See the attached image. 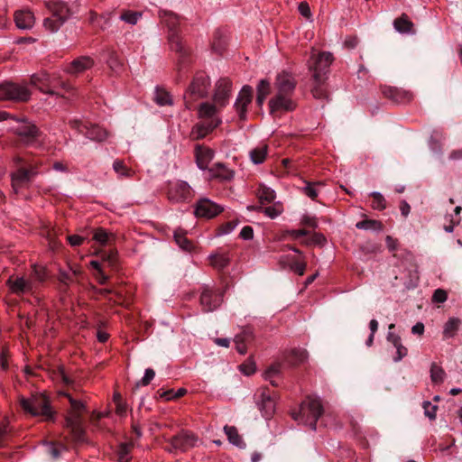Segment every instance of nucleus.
<instances>
[{"mask_svg":"<svg viewBox=\"0 0 462 462\" xmlns=\"http://www.w3.org/2000/svg\"><path fill=\"white\" fill-rule=\"evenodd\" d=\"M19 403L25 412L32 416H42L46 421L54 420V412L51 411L50 401L43 393L32 394L29 398L20 396Z\"/></svg>","mask_w":462,"mask_h":462,"instance_id":"f257e3e1","label":"nucleus"},{"mask_svg":"<svg viewBox=\"0 0 462 462\" xmlns=\"http://www.w3.org/2000/svg\"><path fill=\"white\" fill-rule=\"evenodd\" d=\"M324 408L321 400L319 397L307 396L300 403V412L292 413L295 420L307 417L305 423H309L311 430H316L317 421L322 416Z\"/></svg>","mask_w":462,"mask_h":462,"instance_id":"f03ea898","label":"nucleus"},{"mask_svg":"<svg viewBox=\"0 0 462 462\" xmlns=\"http://www.w3.org/2000/svg\"><path fill=\"white\" fill-rule=\"evenodd\" d=\"M16 125L12 127L19 142L25 146H35L42 135V132L32 122L25 117L17 118Z\"/></svg>","mask_w":462,"mask_h":462,"instance_id":"7ed1b4c3","label":"nucleus"},{"mask_svg":"<svg viewBox=\"0 0 462 462\" xmlns=\"http://www.w3.org/2000/svg\"><path fill=\"white\" fill-rule=\"evenodd\" d=\"M210 86L209 78L204 72H198L184 94L185 106L189 110L198 99L207 97Z\"/></svg>","mask_w":462,"mask_h":462,"instance_id":"20e7f679","label":"nucleus"},{"mask_svg":"<svg viewBox=\"0 0 462 462\" xmlns=\"http://www.w3.org/2000/svg\"><path fill=\"white\" fill-rule=\"evenodd\" d=\"M162 20L169 29L168 41L171 51L179 53L181 58L188 56L189 51L183 43L182 38L177 29L180 23L179 17L173 13L165 12Z\"/></svg>","mask_w":462,"mask_h":462,"instance_id":"39448f33","label":"nucleus"},{"mask_svg":"<svg viewBox=\"0 0 462 462\" xmlns=\"http://www.w3.org/2000/svg\"><path fill=\"white\" fill-rule=\"evenodd\" d=\"M334 61V56L329 51H321L315 55L312 53L309 61V69L312 71V79L316 82L326 80V75L329 71V67Z\"/></svg>","mask_w":462,"mask_h":462,"instance_id":"423d86ee","label":"nucleus"},{"mask_svg":"<svg viewBox=\"0 0 462 462\" xmlns=\"http://www.w3.org/2000/svg\"><path fill=\"white\" fill-rule=\"evenodd\" d=\"M31 91L25 85L5 81L0 85V101L27 102Z\"/></svg>","mask_w":462,"mask_h":462,"instance_id":"0eeeda50","label":"nucleus"},{"mask_svg":"<svg viewBox=\"0 0 462 462\" xmlns=\"http://www.w3.org/2000/svg\"><path fill=\"white\" fill-rule=\"evenodd\" d=\"M41 165V162H36L27 166H21L15 171L12 172V187L15 192H18L22 188L29 186L33 178L39 174Z\"/></svg>","mask_w":462,"mask_h":462,"instance_id":"6e6552de","label":"nucleus"},{"mask_svg":"<svg viewBox=\"0 0 462 462\" xmlns=\"http://www.w3.org/2000/svg\"><path fill=\"white\" fill-rule=\"evenodd\" d=\"M167 197L172 203H183L191 200L193 192L186 181L177 180L170 183Z\"/></svg>","mask_w":462,"mask_h":462,"instance_id":"1a4fd4ad","label":"nucleus"},{"mask_svg":"<svg viewBox=\"0 0 462 462\" xmlns=\"http://www.w3.org/2000/svg\"><path fill=\"white\" fill-rule=\"evenodd\" d=\"M199 301L204 311H213L222 304L223 292L205 286L201 291Z\"/></svg>","mask_w":462,"mask_h":462,"instance_id":"9d476101","label":"nucleus"},{"mask_svg":"<svg viewBox=\"0 0 462 462\" xmlns=\"http://www.w3.org/2000/svg\"><path fill=\"white\" fill-rule=\"evenodd\" d=\"M9 292L16 296H22L25 293H31L35 288V283L31 279L24 276L12 275L5 282Z\"/></svg>","mask_w":462,"mask_h":462,"instance_id":"9b49d317","label":"nucleus"},{"mask_svg":"<svg viewBox=\"0 0 462 462\" xmlns=\"http://www.w3.org/2000/svg\"><path fill=\"white\" fill-rule=\"evenodd\" d=\"M253 100V88L245 85L240 90L235 102V108L239 119L245 121L247 117V107Z\"/></svg>","mask_w":462,"mask_h":462,"instance_id":"f8f14e48","label":"nucleus"},{"mask_svg":"<svg viewBox=\"0 0 462 462\" xmlns=\"http://www.w3.org/2000/svg\"><path fill=\"white\" fill-rule=\"evenodd\" d=\"M223 208L208 199H201L197 202L195 215L198 217L212 218L220 214Z\"/></svg>","mask_w":462,"mask_h":462,"instance_id":"ddd939ff","label":"nucleus"},{"mask_svg":"<svg viewBox=\"0 0 462 462\" xmlns=\"http://www.w3.org/2000/svg\"><path fill=\"white\" fill-rule=\"evenodd\" d=\"M30 82L32 86L36 87L41 92L56 97H64L63 93L49 88L50 74L46 71H41L31 76Z\"/></svg>","mask_w":462,"mask_h":462,"instance_id":"4468645a","label":"nucleus"},{"mask_svg":"<svg viewBox=\"0 0 462 462\" xmlns=\"http://www.w3.org/2000/svg\"><path fill=\"white\" fill-rule=\"evenodd\" d=\"M232 90V82L229 79H220L216 84L214 102L219 107L226 106Z\"/></svg>","mask_w":462,"mask_h":462,"instance_id":"2eb2a0df","label":"nucleus"},{"mask_svg":"<svg viewBox=\"0 0 462 462\" xmlns=\"http://www.w3.org/2000/svg\"><path fill=\"white\" fill-rule=\"evenodd\" d=\"M383 95L394 103L405 104L413 98V94L409 90L396 87L385 86L382 88Z\"/></svg>","mask_w":462,"mask_h":462,"instance_id":"dca6fc26","label":"nucleus"},{"mask_svg":"<svg viewBox=\"0 0 462 462\" xmlns=\"http://www.w3.org/2000/svg\"><path fill=\"white\" fill-rule=\"evenodd\" d=\"M270 112L272 114L278 111H293L296 108V103L291 98V96L276 94L269 101Z\"/></svg>","mask_w":462,"mask_h":462,"instance_id":"f3484780","label":"nucleus"},{"mask_svg":"<svg viewBox=\"0 0 462 462\" xmlns=\"http://www.w3.org/2000/svg\"><path fill=\"white\" fill-rule=\"evenodd\" d=\"M296 84L297 82L291 74L282 71L276 78L275 88L278 94L291 96Z\"/></svg>","mask_w":462,"mask_h":462,"instance_id":"a211bd4d","label":"nucleus"},{"mask_svg":"<svg viewBox=\"0 0 462 462\" xmlns=\"http://www.w3.org/2000/svg\"><path fill=\"white\" fill-rule=\"evenodd\" d=\"M200 120L193 126L191 131V134L197 140L204 138L221 124L220 119Z\"/></svg>","mask_w":462,"mask_h":462,"instance_id":"6ab92c4d","label":"nucleus"},{"mask_svg":"<svg viewBox=\"0 0 462 462\" xmlns=\"http://www.w3.org/2000/svg\"><path fill=\"white\" fill-rule=\"evenodd\" d=\"M197 440L198 439L194 434L189 432H180L171 438V444L173 448L185 451L194 447Z\"/></svg>","mask_w":462,"mask_h":462,"instance_id":"aec40b11","label":"nucleus"},{"mask_svg":"<svg viewBox=\"0 0 462 462\" xmlns=\"http://www.w3.org/2000/svg\"><path fill=\"white\" fill-rule=\"evenodd\" d=\"M215 156L214 150L203 145H197L195 148V157L198 167L200 170L209 169L208 165Z\"/></svg>","mask_w":462,"mask_h":462,"instance_id":"412c9836","label":"nucleus"},{"mask_svg":"<svg viewBox=\"0 0 462 462\" xmlns=\"http://www.w3.org/2000/svg\"><path fill=\"white\" fill-rule=\"evenodd\" d=\"M257 405L262 411L263 416L265 418H270L274 413L275 402L267 389L261 390L257 400Z\"/></svg>","mask_w":462,"mask_h":462,"instance_id":"4be33fe9","label":"nucleus"},{"mask_svg":"<svg viewBox=\"0 0 462 462\" xmlns=\"http://www.w3.org/2000/svg\"><path fill=\"white\" fill-rule=\"evenodd\" d=\"M254 339V334L250 327L244 328L241 333L236 335L234 341L237 352L245 355L247 351V344H250Z\"/></svg>","mask_w":462,"mask_h":462,"instance_id":"5701e85b","label":"nucleus"},{"mask_svg":"<svg viewBox=\"0 0 462 462\" xmlns=\"http://www.w3.org/2000/svg\"><path fill=\"white\" fill-rule=\"evenodd\" d=\"M46 7L53 16L60 18L64 23L70 17L71 11L68 5L60 0H50L46 2Z\"/></svg>","mask_w":462,"mask_h":462,"instance_id":"b1692460","label":"nucleus"},{"mask_svg":"<svg viewBox=\"0 0 462 462\" xmlns=\"http://www.w3.org/2000/svg\"><path fill=\"white\" fill-rule=\"evenodd\" d=\"M94 66V60L89 56H81L72 60L66 68V72L69 74H79L91 69Z\"/></svg>","mask_w":462,"mask_h":462,"instance_id":"393cba45","label":"nucleus"},{"mask_svg":"<svg viewBox=\"0 0 462 462\" xmlns=\"http://www.w3.org/2000/svg\"><path fill=\"white\" fill-rule=\"evenodd\" d=\"M81 414L80 412L70 411L66 418L65 426L70 429L73 437L79 440L81 439L84 430L81 426Z\"/></svg>","mask_w":462,"mask_h":462,"instance_id":"a878e982","label":"nucleus"},{"mask_svg":"<svg viewBox=\"0 0 462 462\" xmlns=\"http://www.w3.org/2000/svg\"><path fill=\"white\" fill-rule=\"evenodd\" d=\"M209 178L217 179L221 181L231 180L234 178V171L228 169L226 164L222 162L215 163L208 169Z\"/></svg>","mask_w":462,"mask_h":462,"instance_id":"bb28decb","label":"nucleus"},{"mask_svg":"<svg viewBox=\"0 0 462 462\" xmlns=\"http://www.w3.org/2000/svg\"><path fill=\"white\" fill-rule=\"evenodd\" d=\"M14 16L16 26L22 30L31 29L35 23L34 14L30 10L16 11Z\"/></svg>","mask_w":462,"mask_h":462,"instance_id":"cd10ccee","label":"nucleus"},{"mask_svg":"<svg viewBox=\"0 0 462 462\" xmlns=\"http://www.w3.org/2000/svg\"><path fill=\"white\" fill-rule=\"evenodd\" d=\"M308 359V352L301 348L291 349L285 355V361L291 366L299 365Z\"/></svg>","mask_w":462,"mask_h":462,"instance_id":"c85d7f7f","label":"nucleus"},{"mask_svg":"<svg viewBox=\"0 0 462 462\" xmlns=\"http://www.w3.org/2000/svg\"><path fill=\"white\" fill-rule=\"evenodd\" d=\"M176 244L184 251L191 252L194 249L193 243L188 239L187 233L183 229H177L173 235Z\"/></svg>","mask_w":462,"mask_h":462,"instance_id":"c756f323","label":"nucleus"},{"mask_svg":"<svg viewBox=\"0 0 462 462\" xmlns=\"http://www.w3.org/2000/svg\"><path fill=\"white\" fill-rule=\"evenodd\" d=\"M84 134L90 140L103 142L107 137V132L98 125L84 126Z\"/></svg>","mask_w":462,"mask_h":462,"instance_id":"7c9ffc66","label":"nucleus"},{"mask_svg":"<svg viewBox=\"0 0 462 462\" xmlns=\"http://www.w3.org/2000/svg\"><path fill=\"white\" fill-rule=\"evenodd\" d=\"M217 105L209 104L208 102L201 103L199 106V119L211 120L219 119L217 115Z\"/></svg>","mask_w":462,"mask_h":462,"instance_id":"2f4dec72","label":"nucleus"},{"mask_svg":"<svg viewBox=\"0 0 462 462\" xmlns=\"http://www.w3.org/2000/svg\"><path fill=\"white\" fill-rule=\"evenodd\" d=\"M247 208L249 210H257L263 212L267 217L271 218H275L276 217L280 216L283 211V207L282 203H275L266 208L250 206L247 207Z\"/></svg>","mask_w":462,"mask_h":462,"instance_id":"473e14b6","label":"nucleus"},{"mask_svg":"<svg viewBox=\"0 0 462 462\" xmlns=\"http://www.w3.org/2000/svg\"><path fill=\"white\" fill-rule=\"evenodd\" d=\"M210 265L217 270H223L230 263L227 254H214L209 256Z\"/></svg>","mask_w":462,"mask_h":462,"instance_id":"72a5a7b5","label":"nucleus"},{"mask_svg":"<svg viewBox=\"0 0 462 462\" xmlns=\"http://www.w3.org/2000/svg\"><path fill=\"white\" fill-rule=\"evenodd\" d=\"M113 170L121 178H132L135 174L132 168L128 167L123 160L119 159L113 162Z\"/></svg>","mask_w":462,"mask_h":462,"instance_id":"f704fd0d","label":"nucleus"},{"mask_svg":"<svg viewBox=\"0 0 462 462\" xmlns=\"http://www.w3.org/2000/svg\"><path fill=\"white\" fill-rule=\"evenodd\" d=\"M396 31L402 33L410 32L412 31L413 23L409 20L407 14H402L400 17L393 22Z\"/></svg>","mask_w":462,"mask_h":462,"instance_id":"c9c22d12","label":"nucleus"},{"mask_svg":"<svg viewBox=\"0 0 462 462\" xmlns=\"http://www.w3.org/2000/svg\"><path fill=\"white\" fill-rule=\"evenodd\" d=\"M357 229L380 232L383 229V225L380 220L365 219L356 224Z\"/></svg>","mask_w":462,"mask_h":462,"instance_id":"e433bc0d","label":"nucleus"},{"mask_svg":"<svg viewBox=\"0 0 462 462\" xmlns=\"http://www.w3.org/2000/svg\"><path fill=\"white\" fill-rule=\"evenodd\" d=\"M270 82L266 79L260 80L257 86V96L256 103L259 106H262L266 97L270 94Z\"/></svg>","mask_w":462,"mask_h":462,"instance_id":"4c0bfd02","label":"nucleus"},{"mask_svg":"<svg viewBox=\"0 0 462 462\" xmlns=\"http://www.w3.org/2000/svg\"><path fill=\"white\" fill-rule=\"evenodd\" d=\"M257 197L260 203L263 205L273 202L276 196L273 189L265 186H260L257 189Z\"/></svg>","mask_w":462,"mask_h":462,"instance_id":"58836bf2","label":"nucleus"},{"mask_svg":"<svg viewBox=\"0 0 462 462\" xmlns=\"http://www.w3.org/2000/svg\"><path fill=\"white\" fill-rule=\"evenodd\" d=\"M224 430L230 443L237 447H242L244 445L242 438L236 427L226 425L224 427Z\"/></svg>","mask_w":462,"mask_h":462,"instance_id":"ea45409f","label":"nucleus"},{"mask_svg":"<svg viewBox=\"0 0 462 462\" xmlns=\"http://www.w3.org/2000/svg\"><path fill=\"white\" fill-rule=\"evenodd\" d=\"M133 447H134L133 442L121 443L118 446V449H117V455H118L117 462H129L131 459L130 453H131Z\"/></svg>","mask_w":462,"mask_h":462,"instance_id":"a19ab883","label":"nucleus"},{"mask_svg":"<svg viewBox=\"0 0 462 462\" xmlns=\"http://www.w3.org/2000/svg\"><path fill=\"white\" fill-rule=\"evenodd\" d=\"M459 325H460L459 319H457V318L449 319L444 326V329H443L444 337L447 338L453 337L456 335V332L457 331Z\"/></svg>","mask_w":462,"mask_h":462,"instance_id":"79ce46f5","label":"nucleus"},{"mask_svg":"<svg viewBox=\"0 0 462 462\" xmlns=\"http://www.w3.org/2000/svg\"><path fill=\"white\" fill-rule=\"evenodd\" d=\"M50 81H51V84H50L49 88H51V89H54L56 91H59V89H61L64 91V93L70 92L73 89L72 86L69 82L62 81L58 77L50 75Z\"/></svg>","mask_w":462,"mask_h":462,"instance_id":"37998d69","label":"nucleus"},{"mask_svg":"<svg viewBox=\"0 0 462 462\" xmlns=\"http://www.w3.org/2000/svg\"><path fill=\"white\" fill-rule=\"evenodd\" d=\"M267 145H262L260 147H256L250 152V157L254 163L260 164L263 162L267 155Z\"/></svg>","mask_w":462,"mask_h":462,"instance_id":"c03bdc74","label":"nucleus"},{"mask_svg":"<svg viewBox=\"0 0 462 462\" xmlns=\"http://www.w3.org/2000/svg\"><path fill=\"white\" fill-rule=\"evenodd\" d=\"M154 100L160 106H167L172 104L170 93L165 89L160 88H157L155 90Z\"/></svg>","mask_w":462,"mask_h":462,"instance_id":"a18cd8bd","label":"nucleus"},{"mask_svg":"<svg viewBox=\"0 0 462 462\" xmlns=\"http://www.w3.org/2000/svg\"><path fill=\"white\" fill-rule=\"evenodd\" d=\"M63 23L64 22L60 18L55 17L53 14L43 21V26L51 32H56Z\"/></svg>","mask_w":462,"mask_h":462,"instance_id":"49530a36","label":"nucleus"},{"mask_svg":"<svg viewBox=\"0 0 462 462\" xmlns=\"http://www.w3.org/2000/svg\"><path fill=\"white\" fill-rule=\"evenodd\" d=\"M445 377V371L436 363H432L430 366V378L434 383H442Z\"/></svg>","mask_w":462,"mask_h":462,"instance_id":"de8ad7c7","label":"nucleus"},{"mask_svg":"<svg viewBox=\"0 0 462 462\" xmlns=\"http://www.w3.org/2000/svg\"><path fill=\"white\" fill-rule=\"evenodd\" d=\"M111 238H114V235L102 227L96 229L94 232L93 239L101 245L108 244Z\"/></svg>","mask_w":462,"mask_h":462,"instance_id":"09e8293b","label":"nucleus"},{"mask_svg":"<svg viewBox=\"0 0 462 462\" xmlns=\"http://www.w3.org/2000/svg\"><path fill=\"white\" fill-rule=\"evenodd\" d=\"M142 15L143 14L141 12L126 10L122 13L120 19L129 24L134 25L137 23Z\"/></svg>","mask_w":462,"mask_h":462,"instance_id":"8fccbe9b","label":"nucleus"},{"mask_svg":"<svg viewBox=\"0 0 462 462\" xmlns=\"http://www.w3.org/2000/svg\"><path fill=\"white\" fill-rule=\"evenodd\" d=\"M370 195L373 198V202L371 206L374 209L381 211L386 208V200L380 192L374 191Z\"/></svg>","mask_w":462,"mask_h":462,"instance_id":"3c124183","label":"nucleus"},{"mask_svg":"<svg viewBox=\"0 0 462 462\" xmlns=\"http://www.w3.org/2000/svg\"><path fill=\"white\" fill-rule=\"evenodd\" d=\"M282 370V365L280 363L271 365L264 373V378L269 380L273 386H277L278 383L273 380V377L280 374Z\"/></svg>","mask_w":462,"mask_h":462,"instance_id":"603ef678","label":"nucleus"},{"mask_svg":"<svg viewBox=\"0 0 462 462\" xmlns=\"http://www.w3.org/2000/svg\"><path fill=\"white\" fill-rule=\"evenodd\" d=\"M325 81L316 82L314 81V86L311 88V93L315 98L323 99L328 97L327 90L323 87Z\"/></svg>","mask_w":462,"mask_h":462,"instance_id":"864d4df0","label":"nucleus"},{"mask_svg":"<svg viewBox=\"0 0 462 462\" xmlns=\"http://www.w3.org/2000/svg\"><path fill=\"white\" fill-rule=\"evenodd\" d=\"M106 62L109 68L115 72H119L123 67L122 61L119 60L118 56L115 52H111L109 54Z\"/></svg>","mask_w":462,"mask_h":462,"instance_id":"5fc2aeb1","label":"nucleus"},{"mask_svg":"<svg viewBox=\"0 0 462 462\" xmlns=\"http://www.w3.org/2000/svg\"><path fill=\"white\" fill-rule=\"evenodd\" d=\"M32 277L39 282H43L47 279L46 268L40 265H32Z\"/></svg>","mask_w":462,"mask_h":462,"instance_id":"6e6d98bb","label":"nucleus"},{"mask_svg":"<svg viewBox=\"0 0 462 462\" xmlns=\"http://www.w3.org/2000/svg\"><path fill=\"white\" fill-rule=\"evenodd\" d=\"M423 409H424V414L430 419V420H435L437 415V410L438 406L432 404L429 401L423 402Z\"/></svg>","mask_w":462,"mask_h":462,"instance_id":"4d7b16f0","label":"nucleus"},{"mask_svg":"<svg viewBox=\"0 0 462 462\" xmlns=\"http://www.w3.org/2000/svg\"><path fill=\"white\" fill-rule=\"evenodd\" d=\"M239 369L244 374L251 375L255 372L256 365L252 359H248L246 362L239 365Z\"/></svg>","mask_w":462,"mask_h":462,"instance_id":"13d9d810","label":"nucleus"},{"mask_svg":"<svg viewBox=\"0 0 462 462\" xmlns=\"http://www.w3.org/2000/svg\"><path fill=\"white\" fill-rule=\"evenodd\" d=\"M409 275V281L407 282H404V285L407 289L414 288L418 282H419V275L416 270H405Z\"/></svg>","mask_w":462,"mask_h":462,"instance_id":"bf43d9fd","label":"nucleus"},{"mask_svg":"<svg viewBox=\"0 0 462 462\" xmlns=\"http://www.w3.org/2000/svg\"><path fill=\"white\" fill-rule=\"evenodd\" d=\"M154 376H155V372L153 371V369L147 368L145 370L143 377L142 378V380L140 382L136 383L135 387L138 388L140 385H143V386L148 385L152 382V380L154 378Z\"/></svg>","mask_w":462,"mask_h":462,"instance_id":"052dcab7","label":"nucleus"},{"mask_svg":"<svg viewBox=\"0 0 462 462\" xmlns=\"http://www.w3.org/2000/svg\"><path fill=\"white\" fill-rule=\"evenodd\" d=\"M305 261H294L290 264V269L300 276H302L306 270Z\"/></svg>","mask_w":462,"mask_h":462,"instance_id":"680f3d73","label":"nucleus"},{"mask_svg":"<svg viewBox=\"0 0 462 462\" xmlns=\"http://www.w3.org/2000/svg\"><path fill=\"white\" fill-rule=\"evenodd\" d=\"M9 353L8 350L3 348L0 352V370L6 371L9 367Z\"/></svg>","mask_w":462,"mask_h":462,"instance_id":"e2e57ef3","label":"nucleus"},{"mask_svg":"<svg viewBox=\"0 0 462 462\" xmlns=\"http://www.w3.org/2000/svg\"><path fill=\"white\" fill-rule=\"evenodd\" d=\"M448 294L445 290L442 289H437L432 296V301L438 302V303H443L447 300Z\"/></svg>","mask_w":462,"mask_h":462,"instance_id":"0e129e2a","label":"nucleus"},{"mask_svg":"<svg viewBox=\"0 0 462 462\" xmlns=\"http://www.w3.org/2000/svg\"><path fill=\"white\" fill-rule=\"evenodd\" d=\"M103 260L107 262L108 265L115 268L117 264V253L115 251H111L108 254H104Z\"/></svg>","mask_w":462,"mask_h":462,"instance_id":"69168bd1","label":"nucleus"},{"mask_svg":"<svg viewBox=\"0 0 462 462\" xmlns=\"http://www.w3.org/2000/svg\"><path fill=\"white\" fill-rule=\"evenodd\" d=\"M326 237L320 233H314L311 238L305 242L306 245H324L326 243Z\"/></svg>","mask_w":462,"mask_h":462,"instance_id":"338daca9","label":"nucleus"},{"mask_svg":"<svg viewBox=\"0 0 462 462\" xmlns=\"http://www.w3.org/2000/svg\"><path fill=\"white\" fill-rule=\"evenodd\" d=\"M69 403L71 406V411H73V412L78 411V412L82 413V411L85 410V404L81 401L75 400L72 397H70L69 395Z\"/></svg>","mask_w":462,"mask_h":462,"instance_id":"774afa93","label":"nucleus"}]
</instances>
